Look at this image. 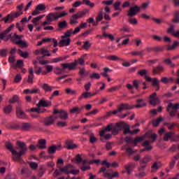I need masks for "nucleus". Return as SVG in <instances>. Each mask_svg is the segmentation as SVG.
Instances as JSON below:
<instances>
[{
  "label": "nucleus",
  "instance_id": "obj_31",
  "mask_svg": "<svg viewBox=\"0 0 179 179\" xmlns=\"http://www.w3.org/2000/svg\"><path fill=\"white\" fill-rule=\"evenodd\" d=\"M62 66V69L58 66L55 68L54 73L56 75H62V73H64V71H65V69H64V66Z\"/></svg>",
  "mask_w": 179,
  "mask_h": 179
},
{
  "label": "nucleus",
  "instance_id": "obj_44",
  "mask_svg": "<svg viewBox=\"0 0 179 179\" xmlns=\"http://www.w3.org/2000/svg\"><path fill=\"white\" fill-rule=\"evenodd\" d=\"M120 6H121V1L115 2L113 3V8L115 10H120V12H121L122 9L121 8V7H120Z\"/></svg>",
  "mask_w": 179,
  "mask_h": 179
},
{
  "label": "nucleus",
  "instance_id": "obj_22",
  "mask_svg": "<svg viewBox=\"0 0 179 179\" xmlns=\"http://www.w3.org/2000/svg\"><path fill=\"white\" fill-rule=\"evenodd\" d=\"M110 131H113V124H108V126H106V128L103 129L99 132V135L101 137H103L106 134V132H110Z\"/></svg>",
  "mask_w": 179,
  "mask_h": 179
},
{
  "label": "nucleus",
  "instance_id": "obj_41",
  "mask_svg": "<svg viewBox=\"0 0 179 179\" xmlns=\"http://www.w3.org/2000/svg\"><path fill=\"white\" fill-rule=\"evenodd\" d=\"M138 104L135 106L136 108H142V107H145L146 106V103L143 102V99H138Z\"/></svg>",
  "mask_w": 179,
  "mask_h": 179
},
{
  "label": "nucleus",
  "instance_id": "obj_6",
  "mask_svg": "<svg viewBox=\"0 0 179 179\" xmlns=\"http://www.w3.org/2000/svg\"><path fill=\"white\" fill-rule=\"evenodd\" d=\"M141 13V7L138 5H134V6L130 7L129 10L127 11V16L129 17H134V16H136L138 13Z\"/></svg>",
  "mask_w": 179,
  "mask_h": 179
},
{
  "label": "nucleus",
  "instance_id": "obj_61",
  "mask_svg": "<svg viewBox=\"0 0 179 179\" xmlns=\"http://www.w3.org/2000/svg\"><path fill=\"white\" fill-rule=\"evenodd\" d=\"M12 111V106L10 105H8L4 108V113L6 114H9Z\"/></svg>",
  "mask_w": 179,
  "mask_h": 179
},
{
  "label": "nucleus",
  "instance_id": "obj_48",
  "mask_svg": "<svg viewBox=\"0 0 179 179\" xmlns=\"http://www.w3.org/2000/svg\"><path fill=\"white\" fill-rule=\"evenodd\" d=\"M21 128H22L24 131H29V129L31 128V124H30V123H22L21 125Z\"/></svg>",
  "mask_w": 179,
  "mask_h": 179
},
{
  "label": "nucleus",
  "instance_id": "obj_63",
  "mask_svg": "<svg viewBox=\"0 0 179 179\" xmlns=\"http://www.w3.org/2000/svg\"><path fill=\"white\" fill-rule=\"evenodd\" d=\"M36 8L38 10H41V12H43V10H44L45 9V4L43 3H40L36 6Z\"/></svg>",
  "mask_w": 179,
  "mask_h": 179
},
{
  "label": "nucleus",
  "instance_id": "obj_42",
  "mask_svg": "<svg viewBox=\"0 0 179 179\" xmlns=\"http://www.w3.org/2000/svg\"><path fill=\"white\" fill-rule=\"evenodd\" d=\"M90 97V92L87 91L81 94V96L78 98V100H82V99H89Z\"/></svg>",
  "mask_w": 179,
  "mask_h": 179
},
{
  "label": "nucleus",
  "instance_id": "obj_29",
  "mask_svg": "<svg viewBox=\"0 0 179 179\" xmlns=\"http://www.w3.org/2000/svg\"><path fill=\"white\" fill-rule=\"evenodd\" d=\"M78 19H79L78 15H73L72 17L70 18V24H77V23H78Z\"/></svg>",
  "mask_w": 179,
  "mask_h": 179
},
{
  "label": "nucleus",
  "instance_id": "obj_60",
  "mask_svg": "<svg viewBox=\"0 0 179 179\" xmlns=\"http://www.w3.org/2000/svg\"><path fill=\"white\" fill-rule=\"evenodd\" d=\"M152 86L155 87V86H159V85L160 84V81H159V79L155 78H152Z\"/></svg>",
  "mask_w": 179,
  "mask_h": 179
},
{
  "label": "nucleus",
  "instance_id": "obj_13",
  "mask_svg": "<svg viewBox=\"0 0 179 179\" xmlns=\"http://www.w3.org/2000/svg\"><path fill=\"white\" fill-rule=\"evenodd\" d=\"M48 22H57L58 20V13H50L46 16Z\"/></svg>",
  "mask_w": 179,
  "mask_h": 179
},
{
  "label": "nucleus",
  "instance_id": "obj_4",
  "mask_svg": "<svg viewBox=\"0 0 179 179\" xmlns=\"http://www.w3.org/2000/svg\"><path fill=\"white\" fill-rule=\"evenodd\" d=\"M64 66V69H69V71H73L76 69L78 65H85V59L83 57H80L78 59L76 60L72 63H64L61 64Z\"/></svg>",
  "mask_w": 179,
  "mask_h": 179
},
{
  "label": "nucleus",
  "instance_id": "obj_7",
  "mask_svg": "<svg viewBox=\"0 0 179 179\" xmlns=\"http://www.w3.org/2000/svg\"><path fill=\"white\" fill-rule=\"evenodd\" d=\"M125 122H120L115 124V125L113 127L112 126V134L113 135H118L120 131H122L123 128H125Z\"/></svg>",
  "mask_w": 179,
  "mask_h": 179
},
{
  "label": "nucleus",
  "instance_id": "obj_62",
  "mask_svg": "<svg viewBox=\"0 0 179 179\" xmlns=\"http://www.w3.org/2000/svg\"><path fill=\"white\" fill-rule=\"evenodd\" d=\"M57 125L59 127L64 128V127H66V125H68V123H66V122L60 121V122H57Z\"/></svg>",
  "mask_w": 179,
  "mask_h": 179
},
{
  "label": "nucleus",
  "instance_id": "obj_8",
  "mask_svg": "<svg viewBox=\"0 0 179 179\" xmlns=\"http://www.w3.org/2000/svg\"><path fill=\"white\" fill-rule=\"evenodd\" d=\"M57 118L58 116L55 115H50L49 117H45L43 120V124L45 127H51V125H54Z\"/></svg>",
  "mask_w": 179,
  "mask_h": 179
},
{
  "label": "nucleus",
  "instance_id": "obj_49",
  "mask_svg": "<svg viewBox=\"0 0 179 179\" xmlns=\"http://www.w3.org/2000/svg\"><path fill=\"white\" fill-rule=\"evenodd\" d=\"M18 54L20 57H22V58H27V57H29V53L27 52H23L20 49L18 50Z\"/></svg>",
  "mask_w": 179,
  "mask_h": 179
},
{
  "label": "nucleus",
  "instance_id": "obj_5",
  "mask_svg": "<svg viewBox=\"0 0 179 179\" xmlns=\"http://www.w3.org/2000/svg\"><path fill=\"white\" fill-rule=\"evenodd\" d=\"M179 108V103H169L166 108V111L169 113L170 117H176L177 114V110Z\"/></svg>",
  "mask_w": 179,
  "mask_h": 179
},
{
  "label": "nucleus",
  "instance_id": "obj_1",
  "mask_svg": "<svg viewBox=\"0 0 179 179\" xmlns=\"http://www.w3.org/2000/svg\"><path fill=\"white\" fill-rule=\"evenodd\" d=\"M17 145L18 146L17 149H20V152H17L16 151V150L13 149V145L11 144L10 142H6V149H8V150H10V152H11L13 156V162H17L20 164H23V163H24V161H23L22 157L24 156V155H26V152H27V146L26 145V143L22 141H17Z\"/></svg>",
  "mask_w": 179,
  "mask_h": 179
},
{
  "label": "nucleus",
  "instance_id": "obj_59",
  "mask_svg": "<svg viewBox=\"0 0 179 179\" xmlns=\"http://www.w3.org/2000/svg\"><path fill=\"white\" fill-rule=\"evenodd\" d=\"M44 16H45V15H39V16L34 18L33 23H34V24H36L37 23V22H38L39 20H41V19H43V17H44Z\"/></svg>",
  "mask_w": 179,
  "mask_h": 179
},
{
  "label": "nucleus",
  "instance_id": "obj_34",
  "mask_svg": "<svg viewBox=\"0 0 179 179\" xmlns=\"http://www.w3.org/2000/svg\"><path fill=\"white\" fill-rule=\"evenodd\" d=\"M178 45H179V42L178 41H173V45H168L166 50L168 51H171V50L176 49V47H178Z\"/></svg>",
  "mask_w": 179,
  "mask_h": 179
},
{
  "label": "nucleus",
  "instance_id": "obj_15",
  "mask_svg": "<svg viewBox=\"0 0 179 179\" xmlns=\"http://www.w3.org/2000/svg\"><path fill=\"white\" fill-rule=\"evenodd\" d=\"M8 38H11V41H13V43H15V44H16V43H17L19 40H22V38H23V35H17V34H15L12 36V34H9Z\"/></svg>",
  "mask_w": 179,
  "mask_h": 179
},
{
  "label": "nucleus",
  "instance_id": "obj_28",
  "mask_svg": "<svg viewBox=\"0 0 179 179\" xmlns=\"http://www.w3.org/2000/svg\"><path fill=\"white\" fill-rule=\"evenodd\" d=\"M160 167H162V162H155L151 166V169H152V171H157V170H159V169H160Z\"/></svg>",
  "mask_w": 179,
  "mask_h": 179
},
{
  "label": "nucleus",
  "instance_id": "obj_24",
  "mask_svg": "<svg viewBox=\"0 0 179 179\" xmlns=\"http://www.w3.org/2000/svg\"><path fill=\"white\" fill-rule=\"evenodd\" d=\"M69 44H71L70 38H68V39L62 38V40L59 42V47H65V46L68 47Z\"/></svg>",
  "mask_w": 179,
  "mask_h": 179
},
{
  "label": "nucleus",
  "instance_id": "obj_46",
  "mask_svg": "<svg viewBox=\"0 0 179 179\" xmlns=\"http://www.w3.org/2000/svg\"><path fill=\"white\" fill-rule=\"evenodd\" d=\"M163 62L164 64H166V65H169L171 66V68H176V64H173V62H171V59H165Z\"/></svg>",
  "mask_w": 179,
  "mask_h": 179
},
{
  "label": "nucleus",
  "instance_id": "obj_11",
  "mask_svg": "<svg viewBox=\"0 0 179 179\" xmlns=\"http://www.w3.org/2000/svg\"><path fill=\"white\" fill-rule=\"evenodd\" d=\"M83 3H85V5H87V6H90V8H94V3H92L90 1V0H83L82 1H76L73 4V8H79L80 5Z\"/></svg>",
  "mask_w": 179,
  "mask_h": 179
},
{
  "label": "nucleus",
  "instance_id": "obj_53",
  "mask_svg": "<svg viewBox=\"0 0 179 179\" xmlns=\"http://www.w3.org/2000/svg\"><path fill=\"white\" fill-rule=\"evenodd\" d=\"M90 47H92V43H90V41H87L84 42V45L83 46L84 50H89Z\"/></svg>",
  "mask_w": 179,
  "mask_h": 179
},
{
  "label": "nucleus",
  "instance_id": "obj_47",
  "mask_svg": "<svg viewBox=\"0 0 179 179\" xmlns=\"http://www.w3.org/2000/svg\"><path fill=\"white\" fill-rule=\"evenodd\" d=\"M80 111H82V109L79 108L78 106H76L70 110L71 114H79Z\"/></svg>",
  "mask_w": 179,
  "mask_h": 179
},
{
  "label": "nucleus",
  "instance_id": "obj_56",
  "mask_svg": "<svg viewBox=\"0 0 179 179\" xmlns=\"http://www.w3.org/2000/svg\"><path fill=\"white\" fill-rule=\"evenodd\" d=\"M139 85H141V81H138L136 80L133 82V87L136 89V90H139Z\"/></svg>",
  "mask_w": 179,
  "mask_h": 179
},
{
  "label": "nucleus",
  "instance_id": "obj_35",
  "mask_svg": "<svg viewBox=\"0 0 179 179\" xmlns=\"http://www.w3.org/2000/svg\"><path fill=\"white\" fill-rule=\"evenodd\" d=\"M122 129H124V135H127L128 134L131 135L132 131H131L130 127L128 124L125 123V126Z\"/></svg>",
  "mask_w": 179,
  "mask_h": 179
},
{
  "label": "nucleus",
  "instance_id": "obj_55",
  "mask_svg": "<svg viewBox=\"0 0 179 179\" xmlns=\"http://www.w3.org/2000/svg\"><path fill=\"white\" fill-rule=\"evenodd\" d=\"M173 23H179V11L175 12V16L173 20Z\"/></svg>",
  "mask_w": 179,
  "mask_h": 179
},
{
  "label": "nucleus",
  "instance_id": "obj_16",
  "mask_svg": "<svg viewBox=\"0 0 179 179\" xmlns=\"http://www.w3.org/2000/svg\"><path fill=\"white\" fill-rule=\"evenodd\" d=\"M59 148H61V146H59V145H50L48 148V153L49 155H55L57 150H58V149H59Z\"/></svg>",
  "mask_w": 179,
  "mask_h": 179
},
{
  "label": "nucleus",
  "instance_id": "obj_21",
  "mask_svg": "<svg viewBox=\"0 0 179 179\" xmlns=\"http://www.w3.org/2000/svg\"><path fill=\"white\" fill-rule=\"evenodd\" d=\"M66 145L69 150H72L73 149H76V148H78L76 144H73V141L72 140H67L66 141Z\"/></svg>",
  "mask_w": 179,
  "mask_h": 179
},
{
  "label": "nucleus",
  "instance_id": "obj_2",
  "mask_svg": "<svg viewBox=\"0 0 179 179\" xmlns=\"http://www.w3.org/2000/svg\"><path fill=\"white\" fill-rule=\"evenodd\" d=\"M62 173L64 174H73V176H76V174H79V170H75L73 169V166L68 164L60 169H56L53 173V177H58V176H61Z\"/></svg>",
  "mask_w": 179,
  "mask_h": 179
},
{
  "label": "nucleus",
  "instance_id": "obj_20",
  "mask_svg": "<svg viewBox=\"0 0 179 179\" xmlns=\"http://www.w3.org/2000/svg\"><path fill=\"white\" fill-rule=\"evenodd\" d=\"M16 114L17 118H20L21 120H22L23 118H26V113H24L23 110H22V108L20 107H17Z\"/></svg>",
  "mask_w": 179,
  "mask_h": 179
},
{
  "label": "nucleus",
  "instance_id": "obj_40",
  "mask_svg": "<svg viewBox=\"0 0 179 179\" xmlns=\"http://www.w3.org/2000/svg\"><path fill=\"white\" fill-rule=\"evenodd\" d=\"M164 125H166V127H167L170 131L174 129V128H176V127H177V124L174 122H172V123L165 122Z\"/></svg>",
  "mask_w": 179,
  "mask_h": 179
},
{
  "label": "nucleus",
  "instance_id": "obj_14",
  "mask_svg": "<svg viewBox=\"0 0 179 179\" xmlns=\"http://www.w3.org/2000/svg\"><path fill=\"white\" fill-rule=\"evenodd\" d=\"M150 103L152 104V106H156V104H159L160 103L159 98H157V94L154 92L150 95Z\"/></svg>",
  "mask_w": 179,
  "mask_h": 179
},
{
  "label": "nucleus",
  "instance_id": "obj_37",
  "mask_svg": "<svg viewBox=\"0 0 179 179\" xmlns=\"http://www.w3.org/2000/svg\"><path fill=\"white\" fill-rule=\"evenodd\" d=\"M72 34H73V29H68L64 33V36H62V38H66L68 37H71V36H72Z\"/></svg>",
  "mask_w": 179,
  "mask_h": 179
},
{
  "label": "nucleus",
  "instance_id": "obj_17",
  "mask_svg": "<svg viewBox=\"0 0 179 179\" xmlns=\"http://www.w3.org/2000/svg\"><path fill=\"white\" fill-rule=\"evenodd\" d=\"M80 169L82 171H87L90 170L91 167L90 165H89V162H87L86 159H84L83 161L82 166H80Z\"/></svg>",
  "mask_w": 179,
  "mask_h": 179
},
{
  "label": "nucleus",
  "instance_id": "obj_39",
  "mask_svg": "<svg viewBox=\"0 0 179 179\" xmlns=\"http://www.w3.org/2000/svg\"><path fill=\"white\" fill-rule=\"evenodd\" d=\"M43 89L45 90V92H52V89H55V87H51L48 85V84H43Z\"/></svg>",
  "mask_w": 179,
  "mask_h": 179
},
{
  "label": "nucleus",
  "instance_id": "obj_12",
  "mask_svg": "<svg viewBox=\"0 0 179 179\" xmlns=\"http://www.w3.org/2000/svg\"><path fill=\"white\" fill-rule=\"evenodd\" d=\"M35 54L36 55H40V54H42V58H44V57H51V53H50V51L44 48L36 50Z\"/></svg>",
  "mask_w": 179,
  "mask_h": 179
},
{
  "label": "nucleus",
  "instance_id": "obj_23",
  "mask_svg": "<svg viewBox=\"0 0 179 179\" xmlns=\"http://www.w3.org/2000/svg\"><path fill=\"white\" fill-rule=\"evenodd\" d=\"M119 111H124V110H132L134 107H131L128 103H121L119 106Z\"/></svg>",
  "mask_w": 179,
  "mask_h": 179
},
{
  "label": "nucleus",
  "instance_id": "obj_26",
  "mask_svg": "<svg viewBox=\"0 0 179 179\" xmlns=\"http://www.w3.org/2000/svg\"><path fill=\"white\" fill-rule=\"evenodd\" d=\"M143 146L145 147V148L143 150V152H145L146 150H152V149H153V147L150 145V141H145L143 143Z\"/></svg>",
  "mask_w": 179,
  "mask_h": 179
},
{
  "label": "nucleus",
  "instance_id": "obj_32",
  "mask_svg": "<svg viewBox=\"0 0 179 179\" xmlns=\"http://www.w3.org/2000/svg\"><path fill=\"white\" fill-rule=\"evenodd\" d=\"M148 133H146L144 136L136 138L134 141H133L134 145H137L138 143H139V142L143 141L145 140V138H146V135H148Z\"/></svg>",
  "mask_w": 179,
  "mask_h": 179
},
{
  "label": "nucleus",
  "instance_id": "obj_25",
  "mask_svg": "<svg viewBox=\"0 0 179 179\" xmlns=\"http://www.w3.org/2000/svg\"><path fill=\"white\" fill-rule=\"evenodd\" d=\"M40 92V89L38 88H34L33 90L26 89L24 90V93L25 94H36Z\"/></svg>",
  "mask_w": 179,
  "mask_h": 179
},
{
  "label": "nucleus",
  "instance_id": "obj_50",
  "mask_svg": "<svg viewBox=\"0 0 179 179\" xmlns=\"http://www.w3.org/2000/svg\"><path fill=\"white\" fill-rule=\"evenodd\" d=\"M0 57H2L3 58L8 57V49L0 50Z\"/></svg>",
  "mask_w": 179,
  "mask_h": 179
},
{
  "label": "nucleus",
  "instance_id": "obj_51",
  "mask_svg": "<svg viewBox=\"0 0 179 179\" xmlns=\"http://www.w3.org/2000/svg\"><path fill=\"white\" fill-rule=\"evenodd\" d=\"M66 59V57H57L52 59V62L54 64H57V62H61V61H65Z\"/></svg>",
  "mask_w": 179,
  "mask_h": 179
},
{
  "label": "nucleus",
  "instance_id": "obj_10",
  "mask_svg": "<svg viewBox=\"0 0 179 179\" xmlns=\"http://www.w3.org/2000/svg\"><path fill=\"white\" fill-rule=\"evenodd\" d=\"M53 114H58V117L60 120H68L69 115L68 112L64 110H58L57 108H55L53 110Z\"/></svg>",
  "mask_w": 179,
  "mask_h": 179
},
{
  "label": "nucleus",
  "instance_id": "obj_64",
  "mask_svg": "<svg viewBox=\"0 0 179 179\" xmlns=\"http://www.w3.org/2000/svg\"><path fill=\"white\" fill-rule=\"evenodd\" d=\"M96 22H101L103 20V13L99 12L98 16L96 18Z\"/></svg>",
  "mask_w": 179,
  "mask_h": 179
},
{
  "label": "nucleus",
  "instance_id": "obj_9",
  "mask_svg": "<svg viewBox=\"0 0 179 179\" xmlns=\"http://www.w3.org/2000/svg\"><path fill=\"white\" fill-rule=\"evenodd\" d=\"M107 171H110L107 170V168L106 166H103L100 169L99 173H103V177H106V178L108 179H113L115 177H118V172H115L113 175L110 173H107Z\"/></svg>",
  "mask_w": 179,
  "mask_h": 179
},
{
  "label": "nucleus",
  "instance_id": "obj_43",
  "mask_svg": "<svg viewBox=\"0 0 179 179\" xmlns=\"http://www.w3.org/2000/svg\"><path fill=\"white\" fill-rule=\"evenodd\" d=\"M149 162H150V157L149 155H147L140 160V164H147Z\"/></svg>",
  "mask_w": 179,
  "mask_h": 179
},
{
  "label": "nucleus",
  "instance_id": "obj_3",
  "mask_svg": "<svg viewBox=\"0 0 179 179\" xmlns=\"http://www.w3.org/2000/svg\"><path fill=\"white\" fill-rule=\"evenodd\" d=\"M23 6H24V3L17 6V8L19 10V11L10 13L7 16L2 18L1 21L4 22V23H8V22L11 23V22H13L15 20V17H19V16L23 15V11H22L23 9Z\"/></svg>",
  "mask_w": 179,
  "mask_h": 179
},
{
  "label": "nucleus",
  "instance_id": "obj_36",
  "mask_svg": "<svg viewBox=\"0 0 179 179\" xmlns=\"http://www.w3.org/2000/svg\"><path fill=\"white\" fill-rule=\"evenodd\" d=\"M163 121V117L159 116L157 120L152 121L153 127H159V124Z\"/></svg>",
  "mask_w": 179,
  "mask_h": 179
},
{
  "label": "nucleus",
  "instance_id": "obj_38",
  "mask_svg": "<svg viewBox=\"0 0 179 179\" xmlns=\"http://www.w3.org/2000/svg\"><path fill=\"white\" fill-rule=\"evenodd\" d=\"M17 45H20L21 48H27L29 47V45L22 40H19L17 42H16Z\"/></svg>",
  "mask_w": 179,
  "mask_h": 179
},
{
  "label": "nucleus",
  "instance_id": "obj_58",
  "mask_svg": "<svg viewBox=\"0 0 179 179\" xmlns=\"http://www.w3.org/2000/svg\"><path fill=\"white\" fill-rule=\"evenodd\" d=\"M90 78L91 79H100L101 76L97 73H93L92 74L90 75Z\"/></svg>",
  "mask_w": 179,
  "mask_h": 179
},
{
  "label": "nucleus",
  "instance_id": "obj_30",
  "mask_svg": "<svg viewBox=\"0 0 179 179\" xmlns=\"http://www.w3.org/2000/svg\"><path fill=\"white\" fill-rule=\"evenodd\" d=\"M58 27H59V30L66 29V27H68V22H66V20L60 22L58 23Z\"/></svg>",
  "mask_w": 179,
  "mask_h": 179
},
{
  "label": "nucleus",
  "instance_id": "obj_57",
  "mask_svg": "<svg viewBox=\"0 0 179 179\" xmlns=\"http://www.w3.org/2000/svg\"><path fill=\"white\" fill-rule=\"evenodd\" d=\"M138 75H140V76H144L145 78L148 76V71L146 69L140 70L138 71Z\"/></svg>",
  "mask_w": 179,
  "mask_h": 179
},
{
  "label": "nucleus",
  "instance_id": "obj_54",
  "mask_svg": "<svg viewBox=\"0 0 179 179\" xmlns=\"http://www.w3.org/2000/svg\"><path fill=\"white\" fill-rule=\"evenodd\" d=\"M102 166H106V169L108 170V171H110V167H111V164L110 162H108L107 160H103L101 162Z\"/></svg>",
  "mask_w": 179,
  "mask_h": 179
},
{
  "label": "nucleus",
  "instance_id": "obj_27",
  "mask_svg": "<svg viewBox=\"0 0 179 179\" xmlns=\"http://www.w3.org/2000/svg\"><path fill=\"white\" fill-rule=\"evenodd\" d=\"M47 143V141L45 139H41L38 141V148L39 149H45L47 148V145H45Z\"/></svg>",
  "mask_w": 179,
  "mask_h": 179
},
{
  "label": "nucleus",
  "instance_id": "obj_19",
  "mask_svg": "<svg viewBox=\"0 0 179 179\" xmlns=\"http://www.w3.org/2000/svg\"><path fill=\"white\" fill-rule=\"evenodd\" d=\"M164 71V67L162 65H158L153 68L152 73L154 75H160Z\"/></svg>",
  "mask_w": 179,
  "mask_h": 179
},
{
  "label": "nucleus",
  "instance_id": "obj_18",
  "mask_svg": "<svg viewBox=\"0 0 179 179\" xmlns=\"http://www.w3.org/2000/svg\"><path fill=\"white\" fill-rule=\"evenodd\" d=\"M51 101H45L44 99H41L37 104V107H50Z\"/></svg>",
  "mask_w": 179,
  "mask_h": 179
},
{
  "label": "nucleus",
  "instance_id": "obj_45",
  "mask_svg": "<svg viewBox=\"0 0 179 179\" xmlns=\"http://www.w3.org/2000/svg\"><path fill=\"white\" fill-rule=\"evenodd\" d=\"M120 31H124V33H129L131 29H129V26L127 24H124L122 28L120 29Z\"/></svg>",
  "mask_w": 179,
  "mask_h": 179
},
{
  "label": "nucleus",
  "instance_id": "obj_52",
  "mask_svg": "<svg viewBox=\"0 0 179 179\" xmlns=\"http://www.w3.org/2000/svg\"><path fill=\"white\" fill-rule=\"evenodd\" d=\"M125 170H134L135 169V164L134 163H129L127 165L124 166Z\"/></svg>",
  "mask_w": 179,
  "mask_h": 179
},
{
  "label": "nucleus",
  "instance_id": "obj_33",
  "mask_svg": "<svg viewBox=\"0 0 179 179\" xmlns=\"http://www.w3.org/2000/svg\"><path fill=\"white\" fill-rule=\"evenodd\" d=\"M173 135H174V132L173 131L166 132L164 136V141L165 142H167L169 139H171V138L173 137Z\"/></svg>",
  "mask_w": 179,
  "mask_h": 179
}]
</instances>
